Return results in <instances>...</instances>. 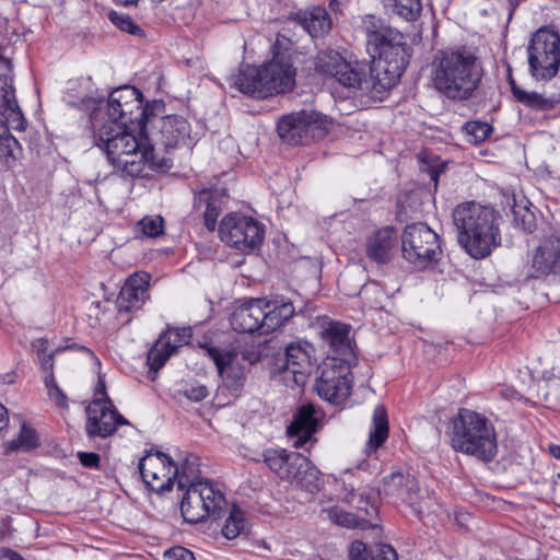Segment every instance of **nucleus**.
I'll return each instance as SVG.
<instances>
[{
    "label": "nucleus",
    "mask_w": 560,
    "mask_h": 560,
    "mask_svg": "<svg viewBox=\"0 0 560 560\" xmlns=\"http://www.w3.org/2000/svg\"><path fill=\"white\" fill-rule=\"evenodd\" d=\"M92 128L94 144L104 151L113 175L133 180L147 178V171L163 174L173 167V159L160 156L147 132L139 135L115 121L100 124L96 118L92 120Z\"/></svg>",
    "instance_id": "f257e3e1"
},
{
    "label": "nucleus",
    "mask_w": 560,
    "mask_h": 560,
    "mask_svg": "<svg viewBox=\"0 0 560 560\" xmlns=\"http://www.w3.org/2000/svg\"><path fill=\"white\" fill-rule=\"evenodd\" d=\"M362 33L366 52L373 60L368 74L382 100L399 82L409 65V47L399 31L374 14L363 16Z\"/></svg>",
    "instance_id": "f03ea898"
},
{
    "label": "nucleus",
    "mask_w": 560,
    "mask_h": 560,
    "mask_svg": "<svg viewBox=\"0 0 560 560\" xmlns=\"http://www.w3.org/2000/svg\"><path fill=\"white\" fill-rule=\"evenodd\" d=\"M485 70L475 51L465 45L440 49L431 65L434 89L451 101H468L481 85Z\"/></svg>",
    "instance_id": "7ed1b4c3"
},
{
    "label": "nucleus",
    "mask_w": 560,
    "mask_h": 560,
    "mask_svg": "<svg viewBox=\"0 0 560 560\" xmlns=\"http://www.w3.org/2000/svg\"><path fill=\"white\" fill-rule=\"evenodd\" d=\"M457 243L474 259H483L501 245L500 213L476 201L457 205L452 213Z\"/></svg>",
    "instance_id": "20e7f679"
},
{
    "label": "nucleus",
    "mask_w": 560,
    "mask_h": 560,
    "mask_svg": "<svg viewBox=\"0 0 560 560\" xmlns=\"http://www.w3.org/2000/svg\"><path fill=\"white\" fill-rule=\"evenodd\" d=\"M296 68L289 48L272 46L271 60L261 66L246 65L235 78V86L244 94L265 100L291 92L295 86Z\"/></svg>",
    "instance_id": "39448f33"
},
{
    "label": "nucleus",
    "mask_w": 560,
    "mask_h": 560,
    "mask_svg": "<svg viewBox=\"0 0 560 560\" xmlns=\"http://www.w3.org/2000/svg\"><path fill=\"white\" fill-rule=\"evenodd\" d=\"M446 435L451 447L483 463L492 462L498 453L497 432L493 423L482 413L462 407L447 424Z\"/></svg>",
    "instance_id": "423d86ee"
},
{
    "label": "nucleus",
    "mask_w": 560,
    "mask_h": 560,
    "mask_svg": "<svg viewBox=\"0 0 560 560\" xmlns=\"http://www.w3.org/2000/svg\"><path fill=\"white\" fill-rule=\"evenodd\" d=\"M315 73L332 78L342 86L359 90L372 98H380L373 80L368 74V66L358 60L349 61L335 49L319 50L313 60Z\"/></svg>",
    "instance_id": "0eeeda50"
},
{
    "label": "nucleus",
    "mask_w": 560,
    "mask_h": 560,
    "mask_svg": "<svg viewBox=\"0 0 560 560\" xmlns=\"http://www.w3.org/2000/svg\"><path fill=\"white\" fill-rule=\"evenodd\" d=\"M107 120L144 135L153 106L144 103L142 92L131 85H124L109 94L107 102Z\"/></svg>",
    "instance_id": "6e6552de"
},
{
    "label": "nucleus",
    "mask_w": 560,
    "mask_h": 560,
    "mask_svg": "<svg viewBox=\"0 0 560 560\" xmlns=\"http://www.w3.org/2000/svg\"><path fill=\"white\" fill-rule=\"evenodd\" d=\"M400 238L402 257L415 268L431 269L442 259L441 237L427 223L408 224Z\"/></svg>",
    "instance_id": "1a4fd4ad"
},
{
    "label": "nucleus",
    "mask_w": 560,
    "mask_h": 560,
    "mask_svg": "<svg viewBox=\"0 0 560 560\" xmlns=\"http://www.w3.org/2000/svg\"><path fill=\"white\" fill-rule=\"evenodd\" d=\"M180 513L186 523L197 524L209 517L219 518L226 509V499L218 483L206 480L184 489Z\"/></svg>",
    "instance_id": "9d476101"
},
{
    "label": "nucleus",
    "mask_w": 560,
    "mask_h": 560,
    "mask_svg": "<svg viewBox=\"0 0 560 560\" xmlns=\"http://www.w3.org/2000/svg\"><path fill=\"white\" fill-rule=\"evenodd\" d=\"M527 62L535 81H550L560 69V35L546 26L538 28L527 47Z\"/></svg>",
    "instance_id": "9b49d317"
},
{
    "label": "nucleus",
    "mask_w": 560,
    "mask_h": 560,
    "mask_svg": "<svg viewBox=\"0 0 560 560\" xmlns=\"http://www.w3.org/2000/svg\"><path fill=\"white\" fill-rule=\"evenodd\" d=\"M330 124L326 116L315 110L302 109L283 115L277 122V131L288 144L306 145L313 140L326 137Z\"/></svg>",
    "instance_id": "f8f14e48"
},
{
    "label": "nucleus",
    "mask_w": 560,
    "mask_h": 560,
    "mask_svg": "<svg viewBox=\"0 0 560 560\" xmlns=\"http://www.w3.org/2000/svg\"><path fill=\"white\" fill-rule=\"evenodd\" d=\"M219 236L226 245L246 253L259 248L262 244L265 226L252 217L231 212L222 218Z\"/></svg>",
    "instance_id": "ddd939ff"
},
{
    "label": "nucleus",
    "mask_w": 560,
    "mask_h": 560,
    "mask_svg": "<svg viewBox=\"0 0 560 560\" xmlns=\"http://www.w3.org/2000/svg\"><path fill=\"white\" fill-rule=\"evenodd\" d=\"M352 382L350 362H345V359L326 360L316 380L315 388L320 398L339 406L351 395Z\"/></svg>",
    "instance_id": "4468645a"
},
{
    "label": "nucleus",
    "mask_w": 560,
    "mask_h": 560,
    "mask_svg": "<svg viewBox=\"0 0 560 560\" xmlns=\"http://www.w3.org/2000/svg\"><path fill=\"white\" fill-rule=\"evenodd\" d=\"M138 468L145 487L155 493L171 490L178 475V464L170 455L153 448L145 452Z\"/></svg>",
    "instance_id": "2eb2a0df"
},
{
    "label": "nucleus",
    "mask_w": 560,
    "mask_h": 560,
    "mask_svg": "<svg viewBox=\"0 0 560 560\" xmlns=\"http://www.w3.org/2000/svg\"><path fill=\"white\" fill-rule=\"evenodd\" d=\"M85 411L84 429L90 439H106L112 436L120 425L129 424V421L118 412L108 397L93 399Z\"/></svg>",
    "instance_id": "dca6fc26"
},
{
    "label": "nucleus",
    "mask_w": 560,
    "mask_h": 560,
    "mask_svg": "<svg viewBox=\"0 0 560 560\" xmlns=\"http://www.w3.org/2000/svg\"><path fill=\"white\" fill-rule=\"evenodd\" d=\"M255 463H262L269 471L282 481L298 479L302 471L306 472L310 459L293 451L282 447L264 448L259 457L252 458Z\"/></svg>",
    "instance_id": "f3484780"
},
{
    "label": "nucleus",
    "mask_w": 560,
    "mask_h": 560,
    "mask_svg": "<svg viewBox=\"0 0 560 560\" xmlns=\"http://www.w3.org/2000/svg\"><path fill=\"white\" fill-rule=\"evenodd\" d=\"M527 267L530 279L560 278V237L556 235L542 237L530 252Z\"/></svg>",
    "instance_id": "a211bd4d"
},
{
    "label": "nucleus",
    "mask_w": 560,
    "mask_h": 560,
    "mask_svg": "<svg viewBox=\"0 0 560 560\" xmlns=\"http://www.w3.org/2000/svg\"><path fill=\"white\" fill-rule=\"evenodd\" d=\"M150 282L151 275L147 271L133 272L126 279L116 300L118 315H126V323L150 300Z\"/></svg>",
    "instance_id": "6ab92c4d"
},
{
    "label": "nucleus",
    "mask_w": 560,
    "mask_h": 560,
    "mask_svg": "<svg viewBox=\"0 0 560 560\" xmlns=\"http://www.w3.org/2000/svg\"><path fill=\"white\" fill-rule=\"evenodd\" d=\"M192 337L190 327H167L162 331L148 353L150 370L159 371L178 348L188 345Z\"/></svg>",
    "instance_id": "aec40b11"
},
{
    "label": "nucleus",
    "mask_w": 560,
    "mask_h": 560,
    "mask_svg": "<svg viewBox=\"0 0 560 560\" xmlns=\"http://www.w3.org/2000/svg\"><path fill=\"white\" fill-rule=\"evenodd\" d=\"M346 501L355 509L364 524L371 527L376 526L380 509V491L368 485L355 487L353 482L345 483Z\"/></svg>",
    "instance_id": "412c9836"
},
{
    "label": "nucleus",
    "mask_w": 560,
    "mask_h": 560,
    "mask_svg": "<svg viewBox=\"0 0 560 560\" xmlns=\"http://www.w3.org/2000/svg\"><path fill=\"white\" fill-rule=\"evenodd\" d=\"M267 299H253L237 306L230 316L231 327L241 334L267 335L264 320V308L268 306Z\"/></svg>",
    "instance_id": "4be33fe9"
},
{
    "label": "nucleus",
    "mask_w": 560,
    "mask_h": 560,
    "mask_svg": "<svg viewBox=\"0 0 560 560\" xmlns=\"http://www.w3.org/2000/svg\"><path fill=\"white\" fill-rule=\"evenodd\" d=\"M398 246V232L394 226H383L365 237L364 252L377 265L390 262Z\"/></svg>",
    "instance_id": "5701e85b"
},
{
    "label": "nucleus",
    "mask_w": 560,
    "mask_h": 560,
    "mask_svg": "<svg viewBox=\"0 0 560 560\" xmlns=\"http://www.w3.org/2000/svg\"><path fill=\"white\" fill-rule=\"evenodd\" d=\"M319 425L320 418L315 406L313 404H304L293 415V420L287 428V435L295 439L293 442L295 448H301L313 439Z\"/></svg>",
    "instance_id": "b1692460"
},
{
    "label": "nucleus",
    "mask_w": 560,
    "mask_h": 560,
    "mask_svg": "<svg viewBox=\"0 0 560 560\" xmlns=\"http://www.w3.org/2000/svg\"><path fill=\"white\" fill-rule=\"evenodd\" d=\"M419 491V482L416 476L409 471H393L383 478L384 495L410 508L417 503Z\"/></svg>",
    "instance_id": "393cba45"
},
{
    "label": "nucleus",
    "mask_w": 560,
    "mask_h": 560,
    "mask_svg": "<svg viewBox=\"0 0 560 560\" xmlns=\"http://www.w3.org/2000/svg\"><path fill=\"white\" fill-rule=\"evenodd\" d=\"M191 127L186 118L179 115H168L162 118L158 132V142L166 150L180 147L189 148Z\"/></svg>",
    "instance_id": "a878e982"
},
{
    "label": "nucleus",
    "mask_w": 560,
    "mask_h": 560,
    "mask_svg": "<svg viewBox=\"0 0 560 560\" xmlns=\"http://www.w3.org/2000/svg\"><path fill=\"white\" fill-rule=\"evenodd\" d=\"M508 83L514 100L534 112H549L560 104L559 93H538L536 91H526L522 89L512 74V69H508Z\"/></svg>",
    "instance_id": "bb28decb"
},
{
    "label": "nucleus",
    "mask_w": 560,
    "mask_h": 560,
    "mask_svg": "<svg viewBox=\"0 0 560 560\" xmlns=\"http://www.w3.org/2000/svg\"><path fill=\"white\" fill-rule=\"evenodd\" d=\"M312 352L313 348L307 342L304 345L292 342L285 348V363L282 369L284 373L293 375V380L298 385L304 384L312 371Z\"/></svg>",
    "instance_id": "cd10ccee"
},
{
    "label": "nucleus",
    "mask_w": 560,
    "mask_h": 560,
    "mask_svg": "<svg viewBox=\"0 0 560 560\" xmlns=\"http://www.w3.org/2000/svg\"><path fill=\"white\" fill-rule=\"evenodd\" d=\"M350 326L339 322H331L322 331V340L329 346L332 354L328 360H343L350 362L354 353L350 343Z\"/></svg>",
    "instance_id": "c85d7f7f"
},
{
    "label": "nucleus",
    "mask_w": 560,
    "mask_h": 560,
    "mask_svg": "<svg viewBox=\"0 0 560 560\" xmlns=\"http://www.w3.org/2000/svg\"><path fill=\"white\" fill-rule=\"evenodd\" d=\"M0 115L13 129H26V119L15 98L13 78L8 74H0Z\"/></svg>",
    "instance_id": "c756f323"
},
{
    "label": "nucleus",
    "mask_w": 560,
    "mask_h": 560,
    "mask_svg": "<svg viewBox=\"0 0 560 560\" xmlns=\"http://www.w3.org/2000/svg\"><path fill=\"white\" fill-rule=\"evenodd\" d=\"M296 20L312 37H323L331 30V18L324 7H313L296 14Z\"/></svg>",
    "instance_id": "7c9ffc66"
},
{
    "label": "nucleus",
    "mask_w": 560,
    "mask_h": 560,
    "mask_svg": "<svg viewBox=\"0 0 560 560\" xmlns=\"http://www.w3.org/2000/svg\"><path fill=\"white\" fill-rule=\"evenodd\" d=\"M389 435V422L387 409L384 405H377L372 415V424L369 430V439L365 444V452H376L387 441Z\"/></svg>",
    "instance_id": "2f4dec72"
},
{
    "label": "nucleus",
    "mask_w": 560,
    "mask_h": 560,
    "mask_svg": "<svg viewBox=\"0 0 560 560\" xmlns=\"http://www.w3.org/2000/svg\"><path fill=\"white\" fill-rule=\"evenodd\" d=\"M268 306L264 308V320L266 332L270 334L285 325L295 314V307L290 300L275 299L268 300Z\"/></svg>",
    "instance_id": "473e14b6"
},
{
    "label": "nucleus",
    "mask_w": 560,
    "mask_h": 560,
    "mask_svg": "<svg viewBox=\"0 0 560 560\" xmlns=\"http://www.w3.org/2000/svg\"><path fill=\"white\" fill-rule=\"evenodd\" d=\"M199 202L206 206L203 211V225L209 232H214L218 218L222 212V195L218 191L203 190L199 196Z\"/></svg>",
    "instance_id": "72a5a7b5"
},
{
    "label": "nucleus",
    "mask_w": 560,
    "mask_h": 560,
    "mask_svg": "<svg viewBox=\"0 0 560 560\" xmlns=\"http://www.w3.org/2000/svg\"><path fill=\"white\" fill-rule=\"evenodd\" d=\"M200 457L196 454L188 453L178 465V475L176 478L178 488L184 490L188 485L207 479L200 478Z\"/></svg>",
    "instance_id": "f704fd0d"
},
{
    "label": "nucleus",
    "mask_w": 560,
    "mask_h": 560,
    "mask_svg": "<svg viewBox=\"0 0 560 560\" xmlns=\"http://www.w3.org/2000/svg\"><path fill=\"white\" fill-rule=\"evenodd\" d=\"M248 528L249 522L244 512L238 506L233 505L221 528V534L224 538L232 540L242 534H246Z\"/></svg>",
    "instance_id": "c9c22d12"
},
{
    "label": "nucleus",
    "mask_w": 560,
    "mask_h": 560,
    "mask_svg": "<svg viewBox=\"0 0 560 560\" xmlns=\"http://www.w3.org/2000/svg\"><path fill=\"white\" fill-rule=\"evenodd\" d=\"M235 360H230V363L223 368L222 373H219L224 387L232 395H237L242 390L246 380L244 366L235 363Z\"/></svg>",
    "instance_id": "e433bc0d"
},
{
    "label": "nucleus",
    "mask_w": 560,
    "mask_h": 560,
    "mask_svg": "<svg viewBox=\"0 0 560 560\" xmlns=\"http://www.w3.org/2000/svg\"><path fill=\"white\" fill-rule=\"evenodd\" d=\"M39 445L40 442L37 431L28 424L23 423L18 436L8 442L7 450L11 452L19 450L30 452L37 448Z\"/></svg>",
    "instance_id": "4c0bfd02"
},
{
    "label": "nucleus",
    "mask_w": 560,
    "mask_h": 560,
    "mask_svg": "<svg viewBox=\"0 0 560 560\" xmlns=\"http://www.w3.org/2000/svg\"><path fill=\"white\" fill-rule=\"evenodd\" d=\"M393 12L406 21H416L422 11L421 0H383Z\"/></svg>",
    "instance_id": "58836bf2"
},
{
    "label": "nucleus",
    "mask_w": 560,
    "mask_h": 560,
    "mask_svg": "<svg viewBox=\"0 0 560 560\" xmlns=\"http://www.w3.org/2000/svg\"><path fill=\"white\" fill-rule=\"evenodd\" d=\"M22 147L11 135L0 136V162L12 167L21 153Z\"/></svg>",
    "instance_id": "ea45409f"
},
{
    "label": "nucleus",
    "mask_w": 560,
    "mask_h": 560,
    "mask_svg": "<svg viewBox=\"0 0 560 560\" xmlns=\"http://www.w3.org/2000/svg\"><path fill=\"white\" fill-rule=\"evenodd\" d=\"M329 518L336 523L337 525L347 527V528H366L369 527L362 521L359 514L350 513L342 510L339 506H331L328 510Z\"/></svg>",
    "instance_id": "a19ab883"
},
{
    "label": "nucleus",
    "mask_w": 560,
    "mask_h": 560,
    "mask_svg": "<svg viewBox=\"0 0 560 560\" xmlns=\"http://www.w3.org/2000/svg\"><path fill=\"white\" fill-rule=\"evenodd\" d=\"M463 129L468 137V142L471 144L483 142L493 131V127L490 124L480 120L467 121Z\"/></svg>",
    "instance_id": "79ce46f5"
},
{
    "label": "nucleus",
    "mask_w": 560,
    "mask_h": 560,
    "mask_svg": "<svg viewBox=\"0 0 560 560\" xmlns=\"http://www.w3.org/2000/svg\"><path fill=\"white\" fill-rule=\"evenodd\" d=\"M44 384L47 389V395L50 401L62 410H69V399L65 392L57 384L56 377L52 372L45 377Z\"/></svg>",
    "instance_id": "37998d69"
},
{
    "label": "nucleus",
    "mask_w": 560,
    "mask_h": 560,
    "mask_svg": "<svg viewBox=\"0 0 560 560\" xmlns=\"http://www.w3.org/2000/svg\"><path fill=\"white\" fill-rule=\"evenodd\" d=\"M109 21L120 31L135 36H143L144 31L133 21L127 13L110 11L108 13Z\"/></svg>",
    "instance_id": "c03bdc74"
},
{
    "label": "nucleus",
    "mask_w": 560,
    "mask_h": 560,
    "mask_svg": "<svg viewBox=\"0 0 560 560\" xmlns=\"http://www.w3.org/2000/svg\"><path fill=\"white\" fill-rule=\"evenodd\" d=\"M207 355L214 362L218 373H222L223 368L230 363V360L236 359L234 351H222L221 349L208 343L201 345Z\"/></svg>",
    "instance_id": "a18cd8bd"
},
{
    "label": "nucleus",
    "mask_w": 560,
    "mask_h": 560,
    "mask_svg": "<svg viewBox=\"0 0 560 560\" xmlns=\"http://www.w3.org/2000/svg\"><path fill=\"white\" fill-rule=\"evenodd\" d=\"M138 228L144 236L156 237L164 232V220L160 215H145L139 221Z\"/></svg>",
    "instance_id": "49530a36"
},
{
    "label": "nucleus",
    "mask_w": 560,
    "mask_h": 560,
    "mask_svg": "<svg viewBox=\"0 0 560 560\" xmlns=\"http://www.w3.org/2000/svg\"><path fill=\"white\" fill-rule=\"evenodd\" d=\"M105 317V305L101 301H93L86 310L88 324L91 328H98L102 326Z\"/></svg>",
    "instance_id": "de8ad7c7"
},
{
    "label": "nucleus",
    "mask_w": 560,
    "mask_h": 560,
    "mask_svg": "<svg viewBox=\"0 0 560 560\" xmlns=\"http://www.w3.org/2000/svg\"><path fill=\"white\" fill-rule=\"evenodd\" d=\"M349 560H373V546L362 540H353L349 547Z\"/></svg>",
    "instance_id": "09e8293b"
},
{
    "label": "nucleus",
    "mask_w": 560,
    "mask_h": 560,
    "mask_svg": "<svg viewBox=\"0 0 560 560\" xmlns=\"http://www.w3.org/2000/svg\"><path fill=\"white\" fill-rule=\"evenodd\" d=\"M373 560H398V555L388 544H375L373 545Z\"/></svg>",
    "instance_id": "8fccbe9b"
},
{
    "label": "nucleus",
    "mask_w": 560,
    "mask_h": 560,
    "mask_svg": "<svg viewBox=\"0 0 560 560\" xmlns=\"http://www.w3.org/2000/svg\"><path fill=\"white\" fill-rule=\"evenodd\" d=\"M165 560H195V555L183 546H175L164 552Z\"/></svg>",
    "instance_id": "3c124183"
},
{
    "label": "nucleus",
    "mask_w": 560,
    "mask_h": 560,
    "mask_svg": "<svg viewBox=\"0 0 560 560\" xmlns=\"http://www.w3.org/2000/svg\"><path fill=\"white\" fill-rule=\"evenodd\" d=\"M183 395L194 402H199L208 397L209 392L208 388L205 385H192L186 389H184Z\"/></svg>",
    "instance_id": "603ef678"
},
{
    "label": "nucleus",
    "mask_w": 560,
    "mask_h": 560,
    "mask_svg": "<svg viewBox=\"0 0 560 560\" xmlns=\"http://www.w3.org/2000/svg\"><path fill=\"white\" fill-rule=\"evenodd\" d=\"M78 458L81 465L90 469H98L101 465V456L94 452H78Z\"/></svg>",
    "instance_id": "864d4df0"
},
{
    "label": "nucleus",
    "mask_w": 560,
    "mask_h": 560,
    "mask_svg": "<svg viewBox=\"0 0 560 560\" xmlns=\"http://www.w3.org/2000/svg\"><path fill=\"white\" fill-rule=\"evenodd\" d=\"M522 229L527 233H533L536 229V220L533 213H527L522 220Z\"/></svg>",
    "instance_id": "5fc2aeb1"
},
{
    "label": "nucleus",
    "mask_w": 560,
    "mask_h": 560,
    "mask_svg": "<svg viewBox=\"0 0 560 560\" xmlns=\"http://www.w3.org/2000/svg\"><path fill=\"white\" fill-rule=\"evenodd\" d=\"M9 424V412L5 406L0 402V431L4 430Z\"/></svg>",
    "instance_id": "6e6d98bb"
},
{
    "label": "nucleus",
    "mask_w": 560,
    "mask_h": 560,
    "mask_svg": "<svg viewBox=\"0 0 560 560\" xmlns=\"http://www.w3.org/2000/svg\"><path fill=\"white\" fill-rule=\"evenodd\" d=\"M0 560H23V558L18 552L8 549L0 553Z\"/></svg>",
    "instance_id": "4d7b16f0"
},
{
    "label": "nucleus",
    "mask_w": 560,
    "mask_h": 560,
    "mask_svg": "<svg viewBox=\"0 0 560 560\" xmlns=\"http://www.w3.org/2000/svg\"><path fill=\"white\" fill-rule=\"evenodd\" d=\"M308 475H310L311 477H314V481L312 482L311 487H308V490H310L311 492H314L315 490H318V489H319V487H320V485H322V479L317 476V475H318V471H313V470H311V471L308 472Z\"/></svg>",
    "instance_id": "13d9d810"
},
{
    "label": "nucleus",
    "mask_w": 560,
    "mask_h": 560,
    "mask_svg": "<svg viewBox=\"0 0 560 560\" xmlns=\"http://www.w3.org/2000/svg\"><path fill=\"white\" fill-rule=\"evenodd\" d=\"M549 453L555 458L560 459V445L559 444H550Z\"/></svg>",
    "instance_id": "bf43d9fd"
},
{
    "label": "nucleus",
    "mask_w": 560,
    "mask_h": 560,
    "mask_svg": "<svg viewBox=\"0 0 560 560\" xmlns=\"http://www.w3.org/2000/svg\"><path fill=\"white\" fill-rule=\"evenodd\" d=\"M113 2L117 5L129 7V5H137L139 0H113Z\"/></svg>",
    "instance_id": "052dcab7"
},
{
    "label": "nucleus",
    "mask_w": 560,
    "mask_h": 560,
    "mask_svg": "<svg viewBox=\"0 0 560 560\" xmlns=\"http://www.w3.org/2000/svg\"><path fill=\"white\" fill-rule=\"evenodd\" d=\"M243 358L245 360H248L250 363H255L256 361H258L259 355L255 353H244Z\"/></svg>",
    "instance_id": "680f3d73"
},
{
    "label": "nucleus",
    "mask_w": 560,
    "mask_h": 560,
    "mask_svg": "<svg viewBox=\"0 0 560 560\" xmlns=\"http://www.w3.org/2000/svg\"><path fill=\"white\" fill-rule=\"evenodd\" d=\"M440 172L441 171H436V170H433L431 172V179L435 183V185L438 184Z\"/></svg>",
    "instance_id": "e2e57ef3"
},
{
    "label": "nucleus",
    "mask_w": 560,
    "mask_h": 560,
    "mask_svg": "<svg viewBox=\"0 0 560 560\" xmlns=\"http://www.w3.org/2000/svg\"><path fill=\"white\" fill-rule=\"evenodd\" d=\"M98 385L102 387L101 393H102V394H104V395H106V393H105V385H104V383H102V384L100 383Z\"/></svg>",
    "instance_id": "0e129e2a"
},
{
    "label": "nucleus",
    "mask_w": 560,
    "mask_h": 560,
    "mask_svg": "<svg viewBox=\"0 0 560 560\" xmlns=\"http://www.w3.org/2000/svg\"><path fill=\"white\" fill-rule=\"evenodd\" d=\"M49 361H50V368H52L54 362H52V355L51 354L49 355Z\"/></svg>",
    "instance_id": "69168bd1"
},
{
    "label": "nucleus",
    "mask_w": 560,
    "mask_h": 560,
    "mask_svg": "<svg viewBox=\"0 0 560 560\" xmlns=\"http://www.w3.org/2000/svg\"><path fill=\"white\" fill-rule=\"evenodd\" d=\"M261 546H262L264 548H266V549H269V548L267 547V545H266V542H265V541H262V542H261Z\"/></svg>",
    "instance_id": "338daca9"
}]
</instances>
